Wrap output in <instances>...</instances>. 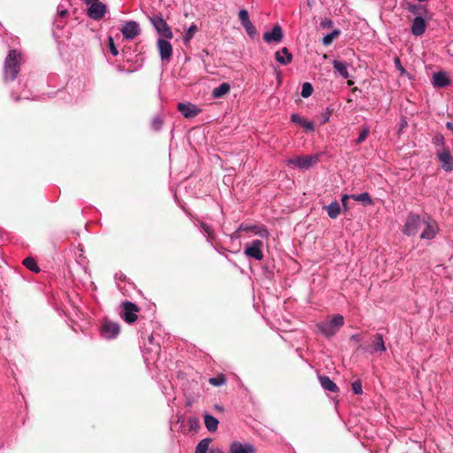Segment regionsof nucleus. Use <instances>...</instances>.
<instances>
[{
    "instance_id": "f257e3e1",
    "label": "nucleus",
    "mask_w": 453,
    "mask_h": 453,
    "mask_svg": "<svg viewBox=\"0 0 453 453\" xmlns=\"http://www.w3.org/2000/svg\"><path fill=\"white\" fill-rule=\"evenodd\" d=\"M21 59V53L18 50H11L9 51L4 63V81L5 83L13 81L17 78L20 71Z\"/></svg>"
},
{
    "instance_id": "f03ea898",
    "label": "nucleus",
    "mask_w": 453,
    "mask_h": 453,
    "mask_svg": "<svg viewBox=\"0 0 453 453\" xmlns=\"http://www.w3.org/2000/svg\"><path fill=\"white\" fill-rule=\"evenodd\" d=\"M427 220V216H420L414 212H410L407 216L404 226H403V234L407 236H414L418 234L421 226Z\"/></svg>"
},
{
    "instance_id": "7ed1b4c3",
    "label": "nucleus",
    "mask_w": 453,
    "mask_h": 453,
    "mask_svg": "<svg viewBox=\"0 0 453 453\" xmlns=\"http://www.w3.org/2000/svg\"><path fill=\"white\" fill-rule=\"evenodd\" d=\"M319 154L308 155L304 157H296L294 158H288L286 160V164L288 165H296L300 170H308L319 161Z\"/></svg>"
},
{
    "instance_id": "20e7f679",
    "label": "nucleus",
    "mask_w": 453,
    "mask_h": 453,
    "mask_svg": "<svg viewBox=\"0 0 453 453\" xmlns=\"http://www.w3.org/2000/svg\"><path fill=\"white\" fill-rule=\"evenodd\" d=\"M100 336L104 340H113L120 333V326L119 323L110 319H104L100 326Z\"/></svg>"
},
{
    "instance_id": "39448f33",
    "label": "nucleus",
    "mask_w": 453,
    "mask_h": 453,
    "mask_svg": "<svg viewBox=\"0 0 453 453\" xmlns=\"http://www.w3.org/2000/svg\"><path fill=\"white\" fill-rule=\"evenodd\" d=\"M357 348L370 354L382 353L387 350L383 335L379 333L373 335L372 342L370 347L359 344Z\"/></svg>"
},
{
    "instance_id": "423d86ee",
    "label": "nucleus",
    "mask_w": 453,
    "mask_h": 453,
    "mask_svg": "<svg viewBox=\"0 0 453 453\" xmlns=\"http://www.w3.org/2000/svg\"><path fill=\"white\" fill-rule=\"evenodd\" d=\"M150 21L154 28L161 36L166 39H171L173 37V35L172 29L162 16L155 15L150 19Z\"/></svg>"
},
{
    "instance_id": "0eeeda50",
    "label": "nucleus",
    "mask_w": 453,
    "mask_h": 453,
    "mask_svg": "<svg viewBox=\"0 0 453 453\" xmlns=\"http://www.w3.org/2000/svg\"><path fill=\"white\" fill-rule=\"evenodd\" d=\"M263 246L264 243L260 240H253L250 244L246 245L244 250V254L250 258H254L256 260H262L264 257L263 253Z\"/></svg>"
},
{
    "instance_id": "6e6552de",
    "label": "nucleus",
    "mask_w": 453,
    "mask_h": 453,
    "mask_svg": "<svg viewBox=\"0 0 453 453\" xmlns=\"http://www.w3.org/2000/svg\"><path fill=\"white\" fill-rule=\"evenodd\" d=\"M123 311L121 312L122 319L128 324H132L137 320L138 306L129 301L122 303Z\"/></svg>"
},
{
    "instance_id": "1a4fd4ad",
    "label": "nucleus",
    "mask_w": 453,
    "mask_h": 453,
    "mask_svg": "<svg viewBox=\"0 0 453 453\" xmlns=\"http://www.w3.org/2000/svg\"><path fill=\"white\" fill-rule=\"evenodd\" d=\"M424 226L425 228L420 234V238L422 240L434 239L439 233V226L436 221L431 219V218L427 216V220L424 224Z\"/></svg>"
},
{
    "instance_id": "9d476101",
    "label": "nucleus",
    "mask_w": 453,
    "mask_h": 453,
    "mask_svg": "<svg viewBox=\"0 0 453 453\" xmlns=\"http://www.w3.org/2000/svg\"><path fill=\"white\" fill-rule=\"evenodd\" d=\"M123 36L127 40H133L141 33L140 26L136 21H127L120 29Z\"/></svg>"
},
{
    "instance_id": "9b49d317",
    "label": "nucleus",
    "mask_w": 453,
    "mask_h": 453,
    "mask_svg": "<svg viewBox=\"0 0 453 453\" xmlns=\"http://www.w3.org/2000/svg\"><path fill=\"white\" fill-rule=\"evenodd\" d=\"M195 226H197L201 233H203L206 236L207 242L210 243V245L217 250V247L213 244L212 240L215 238V231L211 225H209L203 220L196 219L194 222Z\"/></svg>"
},
{
    "instance_id": "f8f14e48",
    "label": "nucleus",
    "mask_w": 453,
    "mask_h": 453,
    "mask_svg": "<svg viewBox=\"0 0 453 453\" xmlns=\"http://www.w3.org/2000/svg\"><path fill=\"white\" fill-rule=\"evenodd\" d=\"M436 157L441 164V168L450 173L453 170V157L448 149H443L436 152Z\"/></svg>"
},
{
    "instance_id": "ddd939ff",
    "label": "nucleus",
    "mask_w": 453,
    "mask_h": 453,
    "mask_svg": "<svg viewBox=\"0 0 453 453\" xmlns=\"http://www.w3.org/2000/svg\"><path fill=\"white\" fill-rule=\"evenodd\" d=\"M106 12V4L97 1L88 4V16L94 20H98L104 16Z\"/></svg>"
},
{
    "instance_id": "4468645a",
    "label": "nucleus",
    "mask_w": 453,
    "mask_h": 453,
    "mask_svg": "<svg viewBox=\"0 0 453 453\" xmlns=\"http://www.w3.org/2000/svg\"><path fill=\"white\" fill-rule=\"evenodd\" d=\"M177 110L186 118L192 119L201 112V109L191 103H179Z\"/></svg>"
},
{
    "instance_id": "2eb2a0df",
    "label": "nucleus",
    "mask_w": 453,
    "mask_h": 453,
    "mask_svg": "<svg viewBox=\"0 0 453 453\" xmlns=\"http://www.w3.org/2000/svg\"><path fill=\"white\" fill-rule=\"evenodd\" d=\"M427 24L425 17L416 16L411 25V33L414 36H421L425 34Z\"/></svg>"
},
{
    "instance_id": "dca6fc26",
    "label": "nucleus",
    "mask_w": 453,
    "mask_h": 453,
    "mask_svg": "<svg viewBox=\"0 0 453 453\" xmlns=\"http://www.w3.org/2000/svg\"><path fill=\"white\" fill-rule=\"evenodd\" d=\"M157 48L162 61H169L173 55V47L169 41L159 38L157 40Z\"/></svg>"
},
{
    "instance_id": "f3484780",
    "label": "nucleus",
    "mask_w": 453,
    "mask_h": 453,
    "mask_svg": "<svg viewBox=\"0 0 453 453\" xmlns=\"http://www.w3.org/2000/svg\"><path fill=\"white\" fill-rule=\"evenodd\" d=\"M238 231H250L261 238H267L269 236V231L265 226L242 223L238 227Z\"/></svg>"
},
{
    "instance_id": "a211bd4d",
    "label": "nucleus",
    "mask_w": 453,
    "mask_h": 453,
    "mask_svg": "<svg viewBox=\"0 0 453 453\" xmlns=\"http://www.w3.org/2000/svg\"><path fill=\"white\" fill-rule=\"evenodd\" d=\"M283 38L282 29L279 25H275L271 31H267L264 34L263 39L267 42H279Z\"/></svg>"
},
{
    "instance_id": "6ab92c4d",
    "label": "nucleus",
    "mask_w": 453,
    "mask_h": 453,
    "mask_svg": "<svg viewBox=\"0 0 453 453\" xmlns=\"http://www.w3.org/2000/svg\"><path fill=\"white\" fill-rule=\"evenodd\" d=\"M255 447L250 443H242L234 441L229 447V453H253Z\"/></svg>"
},
{
    "instance_id": "aec40b11",
    "label": "nucleus",
    "mask_w": 453,
    "mask_h": 453,
    "mask_svg": "<svg viewBox=\"0 0 453 453\" xmlns=\"http://www.w3.org/2000/svg\"><path fill=\"white\" fill-rule=\"evenodd\" d=\"M450 83V80L445 72H437L433 75V85L435 88H446Z\"/></svg>"
},
{
    "instance_id": "412c9836",
    "label": "nucleus",
    "mask_w": 453,
    "mask_h": 453,
    "mask_svg": "<svg viewBox=\"0 0 453 453\" xmlns=\"http://www.w3.org/2000/svg\"><path fill=\"white\" fill-rule=\"evenodd\" d=\"M275 59L282 65H288L293 60V55L288 51V48L283 47L280 50L275 52Z\"/></svg>"
},
{
    "instance_id": "4be33fe9",
    "label": "nucleus",
    "mask_w": 453,
    "mask_h": 453,
    "mask_svg": "<svg viewBox=\"0 0 453 453\" xmlns=\"http://www.w3.org/2000/svg\"><path fill=\"white\" fill-rule=\"evenodd\" d=\"M407 11L416 16L426 17L429 13L426 6L422 4L408 3L406 5Z\"/></svg>"
},
{
    "instance_id": "5701e85b",
    "label": "nucleus",
    "mask_w": 453,
    "mask_h": 453,
    "mask_svg": "<svg viewBox=\"0 0 453 453\" xmlns=\"http://www.w3.org/2000/svg\"><path fill=\"white\" fill-rule=\"evenodd\" d=\"M211 442V438H204L201 440L196 447L195 453H221L219 449H209Z\"/></svg>"
},
{
    "instance_id": "b1692460",
    "label": "nucleus",
    "mask_w": 453,
    "mask_h": 453,
    "mask_svg": "<svg viewBox=\"0 0 453 453\" xmlns=\"http://www.w3.org/2000/svg\"><path fill=\"white\" fill-rule=\"evenodd\" d=\"M319 380L326 391L337 392L339 390L338 386L326 375H319Z\"/></svg>"
},
{
    "instance_id": "393cba45",
    "label": "nucleus",
    "mask_w": 453,
    "mask_h": 453,
    "mask_svg": "<svg viewBox=\"0 0 453 453\" xmlns=\"http://www.w3.org/2000/svg\"><path fill=\"white\" fill-rule=\"evenodd\" d=\"M317 328L323 335L328 338L334 336L337 333L336 329L334 328L329 321L318 323Z\"/></svg>"
},
{
    "instance_id": "a878e982",
    "label": "nucleus",
    "mask_w": 453,
    "mask_h": 453,
    "mask_svg": "<svg viewBox=\"0 0 453 453\" xmlns=\"http://www.w3.org/2000/svg\"><path fill=\"white\" fill-rule=\"evenodd\" d=\"M204 425L206 429L210 433H214L218 430L219 427V420L217 418L211 414H204Z\"/></svg>"
},
{
    "instance_id": "bb28decb",
    "label": "nucleus",
    "mask_w": 453,
    "mask_h": 453,
    "mask_svg": "<svg viewBox=\"0 0 453 453\" xmlns=\"http://www.w3.org/2000/svg\"><path fill=\"white\" fill-rule=\"evenodd\" d=\"M327 215L330 219H336L341 213V205L338 201L334 200L330 204L325 206Z\"/></svg>"
},
{
    "instance_id": "cd10ccee",
    "label": "nucleus",
    "mask_w": 453,
    "mask_h": 453,
    "mask_svg": "<svg viewBox=\"0 0 453 453\" xmlns=\"http://www.w3.org/2000/svg\"><path fill=\"white\" fill-rule=\"evenodd\" d=\"M290 119L293 123L299 124L308 131L314 130V124L311 121L303 119L297 113H293Z\"/></svg>"
},
{
    "instance_id": "c85d7f7f",
    "label": "nucleus",
    "mask_w": 453,
    "mask_h": 453,
    "mask_svg": "<svg viewBox=\"0 0 453 453\" xmlns=\"http://www.w3.org/2000/svg\"><path fill=\"white\" fill-rule=\"evenodd\" d=\"M333 67L339 73L340 76H342L344 79L349 78V74L345 62L341 60H334Z\"/></svg>"
},
{
    "instance_id": "c756f323",
    "label": "nucleus",
    "mask_w": 453,
    "mask_h": 453,
    "mask_svg": "<svg viewBox=\"0 0 453 453\" xmlns=\"http://www.w3.org/2000/svg\"><path fill=\"white\" fill-rule=\"evenodd\" d=\"M230 85L226 82L221 83L219 87L213 88L211 96L213 98H221L230 91Z\"/></svg>"
},
{
    "instance_id": "7c9ffc66",
    "label": "nucleus",
    "mask_w": 453,
    "mask_h": 453,
    "mask_svg": "<svg viewBox=\"0 0 453 453\" xmlns=\"http://www.w3.org/2000/svg\"><path fill=\"white\" fill-rule=\"evenodd\" d=\"M351 198L365 205L372 204V199L368 192H363L357 195H351Z\"/></svg>"
},
{
    "instance_id": "2f4dec72",
    "label": "nucleus",
    "mask_w": 453,
    "mask_h": 453,
    "mask_svg": "<svg viewBox=\"0 0 453 453\" xmlns=\"http://www.w3.org/2000/svg\"><path fill=\"white\" fill-rule=\"evenodd\" d=\"M198 28L196 24H192L189 26L188 30L186 31L183 36V42L185 44H188L190 40L193 38L194 35L197 32Z\"/></svg>"
},
{
    "instance_id": "473e14b6",
    "label": "nucleus",
    "mask_w": 453,
    "mask_h": 453,
    "mask_svg": "<svg viewBox=\"0 0 453 453\" xmlns=\"http://www.w3.org/2000/svg\"><path fill=\"white\" fill-rule=\"evenodd\" d=\"M332 115V111L329 108L324 109L319 114H318L317 118L319 121L320 125H325L330 119Z\"/></svg>"
},
{
    "instance_id": "72a5a7b5",
    "label": "nucleus",
    "mask_w": 453,
    "mask_h": 453,
    "mask_svg": "<svg viewBox=\"0 0 453 453\" xmlns=\"http://www.w3.org/2000/svg\"><path fill=\"white\" fill-rule=\"evenodd\" d=\"M209 383L215 387L223 386L226 383V379L224 374H219L215 377L209 379Z\"/></svg>"
},
{
    "instance_id": "f704fd0d",
    "label": "nucleus",
    "mask_w": 453,
    "mask_h": 453,
    "mask_svg": "<svg viewBox=\"0 0 453 453\" xmlns=\"http://www.w3.org/2000/svg\"><path fill=\"white\" fill-rule=\"evenodd\" d=\"M329 322L334 326V328L338 331L344 324V318L343 316L337 314L334 315L331 320H329Z\"/></svg>"
},
{
    "instance_id": "c9c22d12",
    "label": "nucleus",
    "mask_w": 453,
    "mask_h": 453,
    "mask_svg": "<svg viewBox=\"0 0 453 453\" xmlns=\"http://www.w3.org/2000/svg\"><path fill=\"white\" fill-rule=\"evenodd\" d=\"M23 265L32 272H39V267L36 264V261L33 257H26L23 260Z\"/></svg>"
},
{
    "instance_id": "e433bc0d",
    "label": "nucleus",
    "mask_w": 453,
    "mask_h": 453,
    "mask_svg": "<svg viewBox=\"0 0 453 453\" xmlns=\"http://www.w3.org/2000/svg\"><path fill=\"white\" fill-rule=\"evenodd\" d=\"M313 93V87L310 82H304L302 85L301 96L303 98H308Z\"/></svg>"
},
{
    "instance_id": "4c0bfd02",
    "label": "nucleus",
    "mask_w": 453,
    "mask_h": 453,
    "mask_svg": "<svg viewBox=\"0 0 453 453\" xmlns=\"http://www.w3.org/2000/svg\"><path fill=\"white\" fill-rule=\"evenodd\" d=\"M188 425L190 431L197 432L201 426L200 420L196 417H189L188 418Z\"/></svg>"
},
{
    "instance_id": "58836bf2",
    "label": "nucleus",
    "mask_w": 453,
    "mask_h": 453,
    "mask_svg": "<svg viewBox=\"0 0 453 453\" xmlns=\"http://www.w3.org/2000/svg\"><path fill=\"white\" fill-rule=\"evenodd\" d=\"M433 143L437 146V147H441L443 149H446L445 148V138L443 136V134H441V133H438L436 134L434 137H433V140H432Z\"/></svg>"
},
{
    "instance_id": "ea45409f",
    "label": "nucleus",
    "mask_w": 453,
    "mask_h": 453,
    "mask_svg": "<svg viewBox=\"0 0 453 453\" xmlns=\"http://www.w3.org/2000/svg\"><path fill=\"white\" fill-rule=\"evenodd\" d=\"M369 134H370V128L368 127H364L356 140V143L361 144L362 142H364L365 141V139L367 138V136L369 135Z\"/></svg>"
},
{
    "instance_id": "a19ab883",
    "label": "nucleus",
    "mask_w": 453,
    "mask_h": 453,
    "mask_svg": "<svg viewBox=\"0 0 453 453\" xmlns=\"http://www.w3.org/2000/svg\"><path fill=\"white\" fill-rule=\"evenodd\" d=\"M238 17L242 26L250 22L249 12L245 9H242L239 11Z\"/></svg>"
},
{
    "instance_id": "79ce46f5",
    "label": "nucleus",
    "mask_w": 453,
    "mask_h": 453,
    "mask_svg": "<svg viewBox=\"0 0 453 453\" xmlns=\"http://www.w3.org/2000/svg\"><path fill=\"white\" fill-rule=\"evenodd\" d=\"M108 47L112 56L116 57L119 55V50L114 42L112 36H108Z\"/></svg>"
},
{
    "instance_id": "37998d69",
    "label": "nucleus",
    "mask_w": 453,
    "mask_h": 453,
    "mask_svg": "<svg viewBox=\"0 0 453 453\" xmlns=\"http://www.w3.org/2000/svg\"><path fill=\"white\" fill-rule=\"evenodd\" d=\"M162 127H163L162 118L159 116L154 117L152 119V122H151L152 129L155 131H159V130H161Z\"/></svg>"
},
{
    "instance_id": "c03bdc74",
    "label": "nucleus",
    "mask_w": 453,
    "mask_h": 453,
    "mask_svg": "<svg viewBox=\"0 0 453 453\" xmlns=\"http://www.w3.org/2000/svg\"><path fill=\"white\" fill-rule=\"evenodd\" d=\"M242 27L250 37L253 38L257 35L256 27L252 24L251 21L243 25Z\"/></svg>"
},
{
    "instance_id": "a18cd8bd",
    "label": "nucleus",
    "mask_w": 453,
    "mask_h": 453,
    "mask_svg": "<svg viewBox=\"0 0 453 453\" xmlns=\"http://www.w3.org/2000/svg\"><path fill=\"white\" fill-rule=\"evenodd\" d=\"M352 391L356 395H362L363 394V388H362V383L360 380H357L352 382L351 384Z\"/></svg>"
},
{
    "instance_id": "49530a36",
    "label": "nucleus",
    "mask_w": 453,
    "mask_h": 453,
    "mask_svg": "<svg viewBox=\"0 0 453 453\" xmlns=\"http://www.w3.org/2000/svg\"><path fill=\"white\" fill-rule=\"evenodd\" d=\"M11 95L13 100L15 101H19L21 99H30L29 92L27 91H22L20 95H18L15 91H12Z\"/></svg>"
},
{
    "instance_id": "de8ad7c7",
    "label": "nucleus",
    "mask_w": 453,
    "mask_h": 453,
    "mask_svg": "<svg viewBox=\"0 0 453 453\" xmlns=\"http://www.w3.org/2000/svg\"><path fill=\"white\" fill-rule=\"evenodd\" d=\"M57 13H58V18H65L67 15L68 10H67L66 5L64 3H60L58 4Z\"/></svg>"
},
{
    "instance_id": "09e8293b",
    "label": "nucleus",
    "mask_w": 453,
    "mask_h": 453,
    "mask_svg": "<svg viewBox=\"0 0 453 453\" xmlns=\"http://www.w3.org/2000/svg\"><path fill=\"white\" fill-rule=\"evenodd\" d=\"M334 25V22L331 19L329 18H324L320 20V27L324 29L326 28H330L332 27Z\"/></svg>"
},
{
    "instance_id": "8fccbe9b",
    "label": "nucleus",
    "mask_w": 453,
    "mask_h": 453,
    "mask_svg": "<svg viewBox=\"0 0 453 453\" xmlns=\"http://www.w3.org/2000/svg\"><path fill=\"white\" fill-rule=\"evenodd\" d=\"M334 41V38L331 36L330 34L326 35L323 39L322 42L324 45H330Z\"/></svg>"
},
{
    "instance_id": "3c124183",
    "label": "nucleus",
    "mask_w": 453,
    "mask_h": 453,
    "mask_svg": "<svg viewBox=\"0 0 453 453\" xmlns=\"http://www.w3.org/2000/svg\"><path fill=\"white\" fill-rule=\"evenodd\" d=\"M349 198H351V195L344 194L342 196L341 201H342V206H343L344 210L347 209V200L349 199Z\"/></svg>"
},
{
    "instance_id": "603ef678",
    "label": "nucleus",
    "mask_w": 453,
    "mask_h": 453,
    "mask_svg": "<svg viewBox=\"0 0 453 453\" xmlns=\"http://www.w3.org/2000/svg\"><path fill=\"white\" fill-rule=\"evenodd\" d=\"M350 341H352L354 342H357V343H359L361 342L360 334H352L350 336Z\"/></svg>"
},
{
    "instance_id": "864d4df0",
    "label": "nucleus",
    "mask_w": 453,
    "mask_h": 453,
    "mask_svg": "<svg viewBox=\"0 0 453 453\" xmlns=\"http://www.w3.org/2000/svg\"><path fill=\"white\" fill-rule=\"evenodd\" d=\"M241 231H238V228L233 233L230 234V239L231 240H237L240 238V233Z\"/></svg>"
},
{
    "instance_id": "5fc2aeb1",
    "label": "nucleus",
    "mask_w": 453,
    "mask_h": 453,
    "mask_svg": "<svg viewBox=\"0 0 453 453\" xmlns=\"http://www.w3.org/2000/svg\"><path fill=\"white\" fill-rule=\"evenodd\" d=\"M329 34H330V35H331V36L334 39V38H336L337 36H339V35H340V34H341V30L337 28V29L333 30V31H332L331 33H329Z\"/></svg>"
},
{
    "instance_id": "6e6d98bb",
    "label": "nucleus",
    "mask_w": 453,
    "mask_h": 453,
    "mask_svg": "<svg viewBox=\"0 0 453 453\" xmlns=\"http://www.w3.org/2000/svg\"><path fill=\"white\" fill-rule=\"evenodd\" d=\"M446 127L453 133V122H447Z\"/></svg>"
},
{
    "instance_id": "4d7b16f0",
    "label": "nucleus",
    "mask_w": 453,
    "mask_h": 453,
    "mask_svg": "<svg viewBox=\"0 0 453 453\" xmlns=\"http://www.w3.org/2000/svg\"><path fill=\"white\" fill-rule=\"evenodd\" d=\"M97 1H98V0H83V2H84L87 5H88V4H93V3H95V2H97Z\"/></svg>"
},
{
    "instance_id": "13d9d810",
    "label": "nucleus",
    "mask_w": 453,
    "mask_h": 453,
    "mask_svg": "<svg viewBox=\"0 0 453 453\" xmlns=\"http://www.w3.org/2000/svg\"><path fill=\"white\" fill-rule=\"evenodd\" d=\"M395 61L396 65L399 66L402 69V71H403V69L402 68L401 63H400V59L398 58H395Z\"/></svg>"
},
{
    "instance_id": "bf43d9fd",
    "label": "nucleus",
    "mask_w": 453,
    "mask_h": 453,
    "mask_svg": "<svg viewBox=\"0 0 453 453\" xmlns=\"http://www.w3.org/2000/svg\"><path fill=\"white\" fill-rule=\"evenodd\" d=\"M153 341H154V337H153V335H150V336L149 337V342H150V343H153Z\"/></svg>"
},
{
    "instance_id": "052dcab7",
    "label": "nucleus",
    "mask_w": 453,
    "mask_h": 453,
    "mask_svg": "<svg viewBox=\"0 0 453 453\" xmlns=\"http://www.w3.org/2000/svg\"><path fill=\"white\" fill-rule=\"evenodd\" d=\"M406 124L405 121H403V123L401 124L402 127H403L404 125Z\"/></svg>"
}]
</instances>
